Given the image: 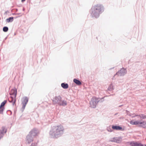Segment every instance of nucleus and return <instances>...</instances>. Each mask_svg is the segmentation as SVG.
<instances>
[{"mask_svg": "<svg viewBox=\"0 0 146 146\" xmlns=\"http://www.w3.org/2000/svg\"><path fill=\"white\" fill-rule=\"evenodd\" d=\"M64 131V128L61 125H58L52 127L50 130V136L53 138H57L62 136Z\"/></svg>", "mask_w": 146, "mask_h": 146, "instance_id": "obj_1", "label": "nucleus"}, {"mask_svg": "<svg viewBox=\"0 0 146 146\" xmlns=\"http://www.w3.org/2000/svg\"><path fill=\"white\" fill-rule=\"evenodd\" d=\"M103 11V7L100 5H97L92 7L91 10V14L93 17L97 18L100 14Z\"/></svg>", "mask_w": 146, "mask_h": 146, "instance_id": "obj_2", "label": "nucleus"}, {"mask_svg": "<svg viewBox=\"0 0 146 146\" xmlns=\"http://www.w3.org/2000/svg\"><path fill=\"white\" fill-rule=\"evenodd\" d=\"M99 101L100 100L99 98H96L95 97H93L90 102L91 107L93 108H95L98 103Z\"/></svg>", "mask_w": 146, "mask_h": 146, "instance_id": "obj_3", "label": "nucleus"}, {"mask_svg": "<svg viewBox=\"0 0 146 146\" xmlns=\"http://www.w3.org/2000/svg\"><path fill=\"white\" fill-rule=\"evenodd\" d=\"M28 101V99L27 97H24L22 99V107L21 108L22 111L23 112L25 109L26 106Z\"/></svg>", "mask_w": 146, "mask_h": 146, "instance_id": "obj_4", "label": "nucleus"}, {"mask_svg": "<svg viewBox=\"0 0 146 146\" xmlns=\"http://www.w3.org/2000/svg\"><path fill=\"white\" fill-rule=\"evenodd\" d=\"M7 129L6 127L3 126L0 127V139L3 137L5 133L7 132Z\"/></svg>", "mask_w": 146, "mask_h": 146, "instance_id": "obj_5", "label": "nucleus"}, {"mask_svg": "<svg viewBox=\"0 0 146 146\" xmlns=\"http://www.w3.org/2000/svg\"><path fill=\"white\" fill-rule=\"evenodd\" d=\"M127 72V71L126 69L123 68L117 72L115 75H118V76H123Z\"/></svg>", "mask_w": 146, "mask_h": 146, "instance_id": "obj_6", "label": "nucleus"}, {"mask_svg": "<svg viewBox=\"0 0 146 146\" xmlns=\"http://www.w3.org/2000/svg\"><path fill=\"white\" fill-rule=\"evenodd\" d=\"M38 133V131L35 129H32L29 133V134L31 135L32 137H34L37 135Z\"/></svg>", "mask_w": 146, "mask_h": 146, "instance_id": "obj_7", "label": "nucleus"}, {"mask_svg": "<svg viewBox=\"0 0 146 146\" xmlns=\"http://www.w3.org/2000/svg\"><path fill=\"white\" fill-rule=\"evenodd\" d=\"M126 112L127 115H129L132 117H135L136 116H138L140 117V118L142 119H144L146 118V115L143 114H141L139 115H135L134 116H132V114H130L129 112L128 111H126Z\"/></svg>", "mask_w": 146, "mask_h": 146, "instance_id": "obj_8", "label": "nucleus"}, {"mask_svg": "<svg viewBox=\"0 0 146 146\" xmlns=\"http://www.w3.org/2000/svg\"><path fill=\"white\" fill-rule=\"evenodd\" d=\"M61 97L59 96L55 97L52 100L53 103L54 104H59L61 101Z\"/></svg>", "mask_w": 146, "mask_h": 146, "instance_id": "obj_9", "label": "nucleus"}, {"mask_svg": "<svg viewBox=\"0 0 146 146\" xmlns=\"http://www.w3.org/2000/svg\"><path fill=\"white\" fill-rule=\"evenodd\" d=\"M130 146H144V145L138 142L132 141L130 143Z\"/></svg>", "mask_w": 146, "mask_h": 146, "instance_id": "obj_10", "label": "nucleus"}, {"mask_svg": "<svg viewBox=\"0 0 146 146\" xmlns=\"http://www.w3.org/2000/svg\"><path fill=\"white\" fill-rule=\"evenodd\" d=\"M121 141V137H114L110 139V141L111 142L119 143Z\"/></svg>", "mask_w": 146, "mask_h": 146, "instance_id": "obj_11", "label": "nucleus"}, {"mask_svg": "<svg viewBox=\"0 0 146 146\" xmlns=\"http://www.w3.org/2000/svg\"><path fill=\"white\" fill-rule=\"evenodd\" d=\"M33 137L30 135L28 134L26 137V141L29 143H31L33 141Z\"/></svg>", "mask_w": 146, "mask_h": 146, "instance_id": "obj_12", "label": "nucleus"}, {"mask_svg": "<svg viewBox=\"0 0 146 146\" xmlns=\"http://www.w3.org/2000/svg\"><path fill=\"white\" fill-rule=\"evenodd\" d=\"M16 97L11 96L9 99V102L12 103L13 105H14L15 102V98Z\"/></svg>", "mask_w": 146, "mask_h": 146, "instance_id": "obj_13", "label": "nucleus"}, {"mask_svg": "<svg viewBox=\"0 0 146 146\" xmlns=\"http://www.w3.org/2000/svg\"><path fill=\"white\" fill-rule=\"evenodd\" d=\"M17 90L15 88L12 89L10 92V94L12 96L16 97L17 95Z\"/></svg>", "mask_w": 146, "mask_h": 146, "instance_id": "obj_14", "label": "nucleus"}, {"mask_svg": "<svg viewBox=\"0 0 146 146\" xmlns=\"http://www.w3.org/2000/svg\"><path fill=\"white\" fill-rule=\"evenodd\" d=\"M112 128L113 129L116 130H121L122 128L119 126L113 125L112 127Z\"/></svg>", "mask_w": 146, "mask_h": 146, "instance_id": "obj_15", "label": "nucleus"}, {"mask_svg": "<svg viewBox=\"0 0 146 146\" xmlns=\"http://www.w3.org/2000/svg\"><path fill=\"white\" fill-rule=\"evenodd\" d=\"M114 86V85L112 84H110L109 86L108 90L110 91L113 90L115 88Z\"/></svg>", "mask_w": 146, "mask_h": 146, "instance_id": "obj_16", "label": "nucleus"}, {"mask_svg": "<svg viewBox=\"0 0 146 146\" xmlns=\"http://www.w3.org/2000/svg\"><path fill=\"white\" fill-rule=\"evenodd\" d=\"M61 86L64 89H66L68 88V86L67 84L62 83L61 84Z\"/></svg>", "mask_w": 146, "mask_h": 146, "instance_id": "obj_17", "label": "nucleus"}, {"mask_svg": "<svg viewBox=\"0 0 146 146\" xmlns=\"http://www.w3.org/2000/svg\"><path fill=\"white\" fill-rule=\"evenodd\" d=\"M74 82L78 85H80L81 84V82L78 80L74 79L73 80Z\"/></svg>", "mask_w": 146, "mask_h": 146, "instance_id": "obj_18", "label": "nucleus"}, {"mask_svg": "<svg viewBox=\"0 0 146 146\" xmlns=\"http://www.w3.org/2000/svg\"><path fill=\"white\" fill-rule=\"evenodd\" d=\"M59 104L60 105L64 106L67 105V102H66L65 101H61L60 103H59Z\"/></svg>", "mask_w": 146, "mask_h": 146, "instance_id": "obj_19", "label": "nucleus"}, {"mask_svg": "<svg viewBox=\"0 0 146 146\" xmlns=\"http://www.w3.org/2000/svg\"><path fill=\"white\" fill-rule=\"evenodd\" d=\"M13 17H10L6 19L7 21L8 22H12L13 21Z\"/></svg>", "mask_w": 146, "mask_h": 146, "instance_id": "obj_20", "label": "nucleus"}, {"mask_svg": "<svg viewBox=\"0 0 146 146\" xmlns=\"http://www.w3.org/2000/svg\"><path fill=\"white\" fill-rule=\"evenodd\" d=\"M7 100H4L3 102L1 104L0 107L3 108V106L7 102Z\"/></svg>", "mask_w": 146, "mask_h": 146, "instance_id": "obj_21", "label": "nucleus"}, {"mask_svg": "<svg viewBox=\"0 0 146 146\" xmlns=\"http://www.w3.org/2000/svg\"><path fill=\"white\" fill-rule=\"evenodd\" d=\"M4 108L0 107V114H3V111L4 110Z\"/></svg>", "mask_w": 146, "mask_h": 146, "instance_id": "obj_22", "label": "nucleus"}, {"mask_svg": "<svg viewBox=\"0 0 146 146\" xmlns=\"http://www.w3.org/2000/svg\"><path fill=\"white\" fill-rule=\"evenodd\" d=\"M8 30V28L7 27H5L3 28V31L5 32H7Z\"/></svg>", "mask_w": 146, "mask_h": 146, "instance_id": "obj_23", "label": "nucleus"}, {"mask_svg": "<svg viewBox=\"0 0 146 146\" xmlns=\"http://www.w3.org/2000/svg\"><path fill=\"white\" fill-rule=\"evenodd\" d=\"M107 130H108V131L110 132H111L113 131V130L112 129H111V128L110 127H108L107 128Z\"/></svg>", "mask_w": 146, "mask_h": 146, "instance_id": "obj_24", "label": "nucleus"}, {"mask_svg": "<svg viewBox=\"0 0 146 146\" xmlns=\"http://www.w3.org/2000/svg\"><path fill=\"white\" fill-rule=\"evenodd\" d=\"M36 143L35 144V143H32L31 145V146H36Z\"/></svg>", "mask_w": 146, "mask_h": 146, "instance_id": "obj_25", "label": "nucleus"}, {"mask_svg": "<svg viewBox=\"0 0 146 146\" xmlns=\"http://www.w3.org/2000/svg\"><path fill=\"white\" fill-rule=\"evenodd\" d=\"M25 0H21V1H25Z\"/></svg>", "mask_w": 146, "mask_h": 146, "instance_id": "obj_26", "label": "nucleus"}, {"mask_svg": "<svg viewBox=\"0 0 146 146\" xmlns=\"http://www.w3.org/2000/svg\"><path fill=\"white\" fill-rule=\"evenodd\" d=\"M145 146H146V145H145Z\"/></svg>", "mask_w": 146, "mask_h": 146, "instance_id": "obj_27", "label": "nucleus"}]
</instances>
